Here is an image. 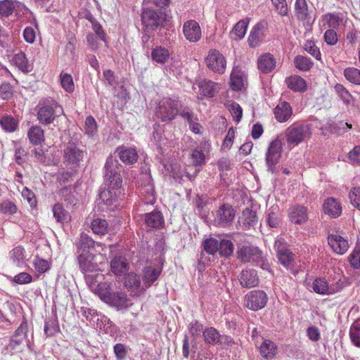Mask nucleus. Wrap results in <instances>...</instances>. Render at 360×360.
<instances>
[{
  "mask_svg": "<svg viewBox=\"0 0 360 360\" xmlns=\"http://www.w3.org/2000/svg\"><path fill=\"white\" fill-rule=\"evenodd\" d=\"M94 290L95 292L99 296L101 300H102L105 303L107 302L112 292L111 290L110 284L106 282L98 284Z\"/></svg>",
  "mask_w": 360,
  "mask_h": 360,
  "instance_id": "51",
  "label": "nucleus"
},
{
  "mask_svg": "<svg viewBox=\"0 0 360 360\" xmlns=\"http://www.w3.org/2000/svg\"><path fill=\"white\" fill-rule=\"evenodd\" d=\"M237 258L244 263L255 264L262 258V251L253 245H242L236 252Z\"/></svg>",
  "mask_w": 360,
  "mask_h": 360,
  "instance_id": "9",
  "label": "nucleus"
},
{
  "mask_svg": "<svg viewBox=\"0 0 360 360\" xmlns=\"http://www.w3.org/2000/svg\"><path fill=\"white\" fill-rule=\"evenodd\" d=\"M294 62L295 67L302 71H307L313 66L311 60L302 56H297Z\"/></svg>",
  "mask_w": 360,
  "mask_h": 360,
  "instance_id": "56",
  "label": "nucleus"
},
{
  "mask_svg": "<svg viewBox=\"0 0 360 360\" xmlns=\"http://www.w3.org/2000/svg\"><path fill=\"white\" fill-rule=\"evenodd\" d=\"M105 170V188L100 192L99 197L109 210H113L120 205L124 194L120 174L122 166L117 160L110 156L106 160Z\"/></svg>",
  "mask_w": 360,
  "mask_h": 360,
  "instance_id": "1",
  "label": "nucleus"
},
{
  "mask_svg": "<svg viewBox=\"0 0 360 360\" xmlns=\"http://www.w3.org/2000/svg\"><path fill=\"white\" fill-rule=\"evenodd\" d=\"M116 156L119 157L120 160L126 165H132L137 161L138 153L135 148L121 146L117 148Z\"/></svg>",
  "mask_w": 360,
  "mask_h": 360,
  "instance_id": "26",
  "label": "nucleus"
},
{
  "mask_svg": "<svg viewBox=\"0 0 360 360\" xmlns=\"http://www.w3.org/2000/svg\"><path fill=\"white\" fill-rule=\"evenodd\" d=\"M248 22L245 20L238 22L232 30V34L236 35L235 39H241L245 37Z\"/></svg>",
  "mask_w": 360,
  "mask_h": 360,
  "instance_id": "57",
  "label": "nucleus"
},
{
  "mask_svg": "<svg viewBox=\"0 0 360 360\" xmlns=\"http://www.w3.org/2000/svg\"><path fill=\"white\" fill-rule=\"evenodd\" d=\"M238 280L243 288H251L257 286L259 283V276L256 270H243L239 276Z\"/></svg>",
  "mask_w": 360,
  "mask_h": 360,
  "instance_id": "18",
  "label": "nucleus"
},
{
  "mask_svg": "<svg viewBox=\"0 0 360 360\" xmlns=\"http://www.w3.org/2000/svg\"><path fill=\"white\" fill-rule=\"evenodd\" d=\"M207 68L214 72L223 74L225 72L226 61L224 56L217 50L211 49L205 58Z\"/></svg>",
  "mask_w": 360,
  "mask_h": 360,
  "instance_id": "10",
  "label": "nucleus"
},
{
  "mask_svg": "<svg viewBox=\"0 0 360 360\" xmlns=\"http://www.w3.org/2000/svg\"><path fill=\"white\" fill-rule=\"evenodd\" d=\"M290 221L295 224H302L308 219L307 209L302 205L292 206L289 209Z\"/></svg>",
  "mask_w": 360,
  "mask_h": 360,
  "instance_id": "23",
  "label": "nucleus"
},
{
  "mask_svg": "<svg viewBox=\"0 0 360 360\" xmlns=\"http://www.w3.org/2000/svg\"><path fill=\"white\" fill-rule=\"evenodd\" d=\"M17 212L16 205L8 200L0 202V212L6 214H13Z\"/></svg>",
  "mask_w": 360,
  "mask_h": 360,
  "instance_id": "61",
  "label": "nucleus"
},
{
  "mask_svg": "<svg viewBox=\"0 0 360 360\" xmlns=\"http://www.w3.org/2000/svg\"><path fill=\"white\" fill-rule=\"evenodd\" d=\"M312 11L309 9L306 0H296L295 3V13L299 20L304 21L307 25H311L315 18L311 17Z\"/></svg>",
  "mask_w": 360,
  "mask_h": 360,
  "instance_id": "14",
  "label": "nucleus"
},
{
  "mask_svg": "<svg viewBox=\"0 0 360 360\" xmlns=\"http://www.w3.org/2000/svg\"><path fill=\"white\" fill-rule=\"evenodd\" d=\"M25 6L17 0H0V20H4L13 14L18 15Z\"/></svg>",
  "mask_w": 360,
  "mask_h": 360,
  "instance_id": "11",
  "label": "nucleus"
},
{
  "mask_svg": "<svg viewBox=\"0 0 360 360\" xmlns=\"http://www.w3.org/2000/svg\"><path fill=\"white\" fill-rule=\"evenodd\" d=\"M60 81L63 89L68 93H72L75 90V84L72 77L68 73L61 72Z\"/></svg>",
  "mask_w": 360,
  "mask_h": 360,
  "instance_id": "54",
  "label": "nucleus"
},
{
  "mask_svg": "<svg viewBox=\"0 0 360 360\" xmlns=\"http://www.w3.org/2000/svg\"><path fill=\"white\" fill-rule=\"evenodd\" d=\"M14 88L8 82H4L0 85V98L8 101L13 96Z\"/></svg>",
  "mask_w": 360,
  "mask_h": 360,
  "instance_id": "58",
  "label": "nucleus"
},
{
  "mask_svg": "<svg viewBox=\"0 0 360 360\" xmlns=\"http://www.w3.org/2000/svg\"><path fill=\"white\" fill-rule=\"evenodd\" d=\"M84 151L73 141H69L63 150V158L65 162L72 167H77L82 161Z\"/></svg>",
  "mask_w": 360,
  "mask_h": 360,
  "instance_id": "6",
  "label": "nucleus"
},
{
  "mask_svg": "<svg viewBox=\"0 0 360 360\" xmlns=\"http://www.w3.org/2000/svg\"><path fill=\"white\" fill-rule=\"evenodd\" d=\"M179 101L176 98H163L155 108V116L163 122L173 120L179 112Z\"/></svg>",
  "mask_w": 360,
  "mask_h": 360,
  "instance_id": "3",
  "label": "nucleus"
},
{
  "mask_svg": "<svg viewBox=\"0 0 360 360\" xmlns=\"http://www.w3.org/2000/svg\"><path fill=\"white\" fill-rule=\"evenodd\" d=\"M125 286L135 295H139L146 290V287L141 284L140 277L134 273L129 274L124 278Z\"/></svg>",
  "mask_w": 360,
  "mask_h": 360,
  "instance_id": "25",
  "label": "nucleus"
},
{
  "mask_svg": "<svg viewBox=\"0 0 360 360\" xmlns=\"http://www.w3.org/2000/svg\"><path fill=\"white\" fill-rule=\"evenodd\" d=\"M348 162L352 165H360V146H354L347 154Z\"/></svg>",
  "mask_w": 360,
  "mask_h": 360,
  "instance_id": "63",
  "label": "nucleus"
},
{
  "mask_svg": "<svg viewBox=\"0 0 360 360\" xmlns=\"http://www.w3.org/2000/svg\"><path fill=\"white\" fill-rule=\"evenodd\" d=\"M285 83L289 89L295 92H303L307 89L305 80L297 75L286 78Z\"/></svg>",
  "mask_w": 360,
  "mask_h": 360,
  "instance_id": "40",
  "label": "nucleus"
},
{
  "mask_svg": "<svg viewBox=\"0 0 360 360\" xmlns=\"http://www.w3.org/2000/svg\"><path fill=\"white\" fill-rule=\"evenodd\" d=\"M328 242L334 252L339 255L345 254L349 247L347 240L338 235H330L328 238Z\"/></svg>",
  "mask_w": 360,
  "mask_h": 360,
  "instance_id": "31",
  "label": "nucleus"
},
{
  "mask_svg": "<svg viewBox=\"0 0 360 360\" xmlns=\"http://www.w3.org/2000/svg\"><path fill=\"white\" fill-rule=\"evenodd\" d=\"M141 20L145 27V32H148L163 26L165 15L160 10H153L151 7L144 6Z\"/></svg>",
  "mask_w": 360,
  "mask_h": 360,
  "instance_id": "4",
  "label": "nucleus"
},
{
  "mask_svg": "<svg viewBox=\"0 0 360 360\" xmlns=\"http://www.w3.org/2000/svg\"><path fill=\"white\" fill-rule=\"evenodd\" d=\"M35 109L38 121L45 125L53 123L56 117L63 114L62 106L50 98L39 101Z\"/></svg>",
  "mask_w": 360,
  "mask_h": 360,
  "instance_id": "2",
  "label": "nucleus"
},
{
  "mask_svg": "<svg viewBox=\"0 0 360 360\" xmlns=\"http://www.w3.org/2000/svg\"><path fill=\"white\" fill-rule=\"evenodd\" d=\"M160 271L152 266H147L143 270V281L146 289L151 285L160 276Z\"/></svg>",
  "mask_w": 360,
  "mask_h": 360,
  "instance_id": "46",
  "label": "nucleus"
},
{
  "mask_svg": "<svg viewBox=\"0 0 360 360\" xmlns=\"http://www.w3.org/2000/svg\"><path fill=\"white\" fill-rule=\"evenodd\" d=\"M205 342L207 344L223 345L231 342L230 338L220 335L219 331L214 328H208L203 331Z\"/></svg>",
  "mask_w": 360,
  "mask_h": 360,
  "instance_id": "21",
  "label": "nucleus"
},
{
  "mask_svg": "<svg viewBox=\"0 0 360 360\" xmlns=\"http://www.w3.org/2000/svg\"><path fill=\"white\" fill-rule=\"evenodd\" d=\"M235 217V210L231 205L224 204L218 208L214 215V223L226 227L231 224Z\"/></svg>",
  "mask_w": 360,
  "mask_h": 360,
  "instance_id": "12",
  "label": "nucleus"
},
{
  "mask_svg": "<svg viewBox=\"0 0 360 360\" xmlns=\"http://www.w3.org/2000/svg\"><path fill=\"white\" fill-rule=\"evenodd\" d=\"M239 223L245 229L254 226L257 223L256 212L250 208H245L240 217Z\"/></svg>",
  "mask_w": 360,
  "mask_h": 360,
  "instance_id": "34",
  "label": "nucleus"
},
{
  "mask_svg": "<svg viewBox=\"0 0 360 360\" xmlns=\"http://www.w3.org/2000/svg\"><path fill=\"white\" fill-rule=\"evenodd\" d=\"M246 83L245 71L238 66L233 68L231 75V87L234 91H240Z\"/></svg>",
  "mask_w": 360,
  "mask_h": 360,
  "instance_id": "24",
  "label": "nucleus"
},
{
  "mask_svg": "<svg viewBox=\"0 0 360 360\" xmlns=\"http://www.w3.org/2000/svg\"><path fill=\"white\" fill-rule=\"evenodd\" d=\"M144 221L147 228L158 229L163 227L165 221L159 211H153L144 214Z\"/></svg>",
  "mask_w": 360,
  "mask_h": 360,
  "instance_id": "30",
  "label": "nucleus"
},
{
  "mask_svg": "<svg viewBox=\"0 0 360 360\" xmlns=\"http://www.w3.org/2000/svg\"><path fill=\"white\" fill-rule=\"evenodd\" d=\"M10 259L13 264L17 266H24L26 265V255L24 248L17 246L10 252Z\"/></svg>",
  "mask_w": 360,
  "mask_h": 360,
  "instance_id": "37",
  "label": "nucleus"
},
{
  "mask_svg": "<svg viewBox=\"0 0 360 360\" xmlns=\"http://www.w3.org/2000/svg\"><path fill=\"white\" fill-rule=\"evenodd\" d=\"M58 329L59 326L56 319H51L45 321L44 333L47 337L53 335Z\"/></svg>",
  "mask_w": 360,
  "mask_h": 360,
  "instance_id": "59",
  "label": "nucleus"
},
{
  "mask_svg": "<svg viewBox=\"0 0 360 360\" xmlns=\"http://www.w3.org/2000/svg\"><path fill=\"white\" fill-rule=\"evenodd\" d=\"M335 93L344 103H349L352 97L349 91L342 84H337L334 86Z\"/></svg>",
  "mask_w": 360,
  "mask_h": 360,
  "instance_id": "60",
  "label": "nucleus"
},
{
  "mask_svg": "<svg viewBox=\"0 0 360 360\" xmlns=\"http://www.w3.org/2000/svg\"><path fill=\"white\" fill-rule=\"evenodd\" d=\"M200 94L202 96L213 97L217 89V84L208 79H202L198 82Z\"/></svg>",
  "mask_w": 360,
  "mask_h": 360,
  "instance_id": "36",
  "label": "nucleus"
},
{
  "mask_svg": "<svg viewBox=\"0 0 360 360\" xmlns=\"http://www.w3.org/2000/svg\"><path fill=\"white\" fill-rule=\"evenodd\" d=\"M203 251L200 254V257L198 259L199 266L201 264L205 265L206 262L210 260V257H205V253L209 255L214 256L217 252H218L219 248V240L210 237L209 238L205 239L202 242Z\"/></svg>",
  "mask_w": 360,
  "mask_h": 360,
  "instance_id": "16",
  "label": "nucleus"
},
{
  "mask_svg": "<svg viewBox=\"0 0 360 360\" xmlns=\"http://www.w3.org/2000/svg\"><path fill=\"white\" fill-rule=\"evenodd\" d=\"M30 141L34 145H38L44 140V131L40 126L35 125L30 128L27 132Z\"/></svg>",
  "mask_w": 360,
  "mask_h": 360,
  "instance_id": "44",
  "label": "nucleus"
},
{
  "mask_svg": "<svg viewBox=\"0 0 360 360\" xmlns=\"http://www.w3.org/2000/svg\"><path fill=\"white\" fill-rule=\"evenodd\" d=\"M274 116L279 122H287L292 115V109L288 102H280L274 108Z\"/></svg>",
  "mask_w": 360,
  "mask_h": 360,
  "instance_id": "29",
  "label": "nucleus"
},
{
  "mask_svg": "<svg viewBox=\"0 0 360 360\" xmlns=\"http://www.w3.org/2000/svg\"><path fill=\"white\" fill-rule=\"evenodd\" d=\"M313 290L320 295H330V286L327 281L323 278H316L313 282Z\"/></svg>",
  "mask_w": 360,
  "mask_h": 360,
  "instance_id": "50",
  "label": "nucleus"
},
{
  "mask_svg": "<svg viewBox=\"0 0 360 360\" xmlns=\"http://www.w3.org/2000/svg\"><path fill=\"white\" fill-rule=\"evenodd\" d=\"M266 30V23L264 22H259L252 27L248 37L250 47L255 48L259 46L265 36Z\"/></svg>",
  "mask_w": 360,
  "mask_h": 360,
  "instance_id": "17",
  "label": "nucleus"
},
{
  "mask_svg": "<svg viewBox=\"0 0 360 360\" xmlns=\"http://www.w3.org/2000/svg\"><path fill=\"white\" fill-rule=\"evenodd\" d=\"M170 56L169 51L165 47L158 46L152 50L151 58L153 61L160 64H165Z\"/></svg>",
  "mask_w": 360,
  "mask_h": 360,
  "instance_id": "38",
  "label": "nucleus"
},
{
  "mask_svg": "<svg viewBox=\"0 0 360 360\" xmlns=\"http://www.w3.org/2000/svg\"><path fill=\"white\" fill-rule=\"evenodd\" d=\"M311 134V125L305 123H294L285 131L288 143L294 145H298Z\"/></svg>",
  "mask_w": 360,
  "mask_h": 360,
  "instance_id": "5",
  "label": "nucleus"
},
{
  "mask_svg": "<svg viewBox=\"0 0 360 360\" xmlns=\"http://www.w3.org/2000/svg\"><path fill=\"white\" fill-rule=\"evenodd\" d=\"M1 127L8 132H13L18 127V122L11 116H4L0 120Z\"/></svg>",
  "mask_w": 360,
  "mask_h": 360,
  "instance_id": "55",
  "label": "nucleus"
},
{
  "mask_svg": "<svg viewBox=\"0 0 360 360\" xmlns=\"http://www.w3.org/2000/svg\"><path fill=\"white\" fill-rule=\"evenodd\" d=\"M14 65L22 72H30L32 69V65L29 62L25 53L20 51L14 55L13 58Z\"/></svg>",
  "mask_w": 360,
  "mask_h": 360,
  "instance_id": "35",
  "label": "nucleus"
},
{
  "mask_svg": "<svg viewBox=\"0 0 360 360\" xmlns=\"http://www.w3.org/2000/svg\"><path fill=\"white\" fill-rule=\"evenodd\" d=\"M112 271L117 276L124 275L128 271V263L123 257H115L110 263Z\"/></svg>",
  "mask_w": 360,
  "mask_h": 360,
  "instance_id": "39",
  "label": "nucleus"
},
{
  "mask_svg": "<svg viewBox=\"0 0 360 360\" xmlns=\"http://www.w3.org/2000/svg\"><path fill=\"white\" fill-rule=\"evenodd\" d=\"M53 217L60 224L68 223L70 220V215L60 203L56 204L53 207Z\"/></svg>",
  "mask_w": 360,
  "mask_h": 360,
  "instance_id": "47",
  "label": "nucleus"
},
{
  "mask_svg": "<svg viewBox=\"0 0 360 360\" xmlns=\"http://www.w3.org/2000/svg\"><path fill=\"white\" fill-rule=\"evenodd\" d=\"M191 160L194 166H201L205 162V155L201 150L196 148L193 150Z\"/></svg>",
  "mask_w": 360,
  "mask_h": 360,
  "instance_id": "62",
  "label": "nucleus"
},
{
  "mask_svg": "<svg viewBox=\"0 0 360 360\" xmlns=\"http://www.w3.org/2000/svg\"><path fill=\"white\" fill-rule=\"evenodd\" d=\"M324 213L333 218L338 217L342 213V206L339 201L334 198H327L323 205Z\"/></svg>",
  "mask_w": 360,
  "mask_h": 360,
  "instance_id": "32",
  "label": "nucleus"
},
{
  "mask_svg": "<svg viewBox=\"0 0 360 360\" xmlns=\"http://www.w3.org/2000/svg\"><path fill=\"white\" fill-rule=\"evenodd\" d=\"M27 333V323L24 319L18 329L15 330V334L11 337L8 347L11 349H16L25 339Z\"/></svg>",
  "mask_w": 360,
  "mask_h": 360,
  "instance_id": "28",
  "label": "nucleus"
},
{
  "mask_svg": "<svg viewBox=\"0 0 360 360\" xmlns=\"http://www.w3.org/2000/svg\"><path fill=\"white\" fill-rule=\"evenodd\" d=\"M103 81L106 86L108 85L113 89H115L117 86H123L122 79H120L111 70H103Z\"/></svg>",
  "mask_w": 360,
  "mask_h": 360,
  "instance_id": "43",
  "label": "nucleus"
},
{
  "mask_svg": "<svg viewBox=\"0 0 360 360\" xmlns=\"http://www.w3.org/2000/svg\"><path fill=\"white\" fill-rule=\"evenodd\" d=\"M139 193L146 204L153 205L155 202L154 185L150 176H146L144 183L140 188Z\"/></svg>",
  "mask_w": 360,
  "mask_h": 360,
  "instance_id": "20",
  "label": "nucleus"
},
{
  "mask_svg": "<svg viewBox=\"0 0 360 360\" xmlns=\"http://www.w3.org/2000/svg\"><path fill=\"white\" fill-rule=\"evenodd\" d=\"M91 229L94 234L104 236L108 233L109 226L105 219L98 217L91 221Z\"/></svg>",
  "mask_w": 360,
  "mask_h": 360,
  "instance_id": "42",
  "label": "nucleus"
},
{
  "mask_svg": "<svg viewBox=\"0 0 360 360\" xmlns=\"http://www.w3.org/2000/svg\"><path fill=\"white\" fill-rule=\"evenodd\" d=\"M276 59L269 53L261 55L257 59L258 69L264 74L271 72L276 68Z\"/></svg>",
  "mask_w": 360,
  "mask_h": 360,
  "instance_id": "27",
  "label": "nucleus"
},
{
  "mask_svg": "<svg viewBox=\"0 0 360 360\" xmlns=\"http://www.w3.org/2000/svg\"><path fill=\"white\" fill-rule=\"evenodd\" d=\"M275 248L277 251L278 259L281 264L285 267L289 268L294 260L295 255L281 240H276L275 241Z\"/></svg>",
  "mask_w": 360,
  "mask_h": 360,
  "instance_id": "15",
  "label": "nucleus"
},
{
  "mask_svg": "<svg viewBox=\"0 0 360 360\" xmlns=\"http://www.w3.org/2000/svg\"><path fill=\"white\" fill-rule=\"evenodd\" d=\"M94 252L79 254L77 255V260L80 270L83 272H93L98 268L97 264L94 262Z\"/></svg>",
  "mask_w": 360,
  "mask_h": 360,
  "instance_id": "19",
  "label": "nucleus"
},
{
  "mask_svg": "<svg viewBox=\"0 0 360 360\" xmlns=\"http://www.w3.org/2000/svg\"><path fill=\"white\" fill-rule=\"evenodd\" d=\"M267 300L266 292L259 290H252L245 296V306L253 311H258L264 308Z\"/></svg>",
  "mask_w": 360,
  "mask_h": 360,
  "instance_id": "8",
  "label": "nucleus"
},
{
  "mask_svg": "<svg viewBox=\"0 0 360 360\" xmlns=\"http://www.w3.org/2000/svg\"><path fill=\"white\" fill-rule=\"evenodd\" d=\"M183 34L185 38L190 42H198L202 37L201 28L198 22L189 20L183 25Z\"/></svg>",
  "mask_w": 360,
  "mask_h": 360,
  "instance_id": "13",
  "label": "nucleus"
},
{
  "mask_svg": "<svg viewBox=\"0 0 360 360\" xmlns=\"http://www.w3.org/2000/svg\"><path fill=\"white\" fill-rule=\"evenodd\" d=\"M96 245L100 246L101 245L98 243H96L86 233H82L77 243V254L83 255L88 252H94Z\"/></svg>",
  "mask_w": 360,
  "mask_h": 360,
  "instance_id": "22",
  "label": "nucleus"
},
{
  "mask_svg": "<svg viewBox=\"0 0 360 360\" xmlns=\"http://www.w3.org/2000/svg\"><path fill=\"white\" fill-rule=\"evenodd\" d=\"M233 249V244L231 240L224 238L219 240L218 252L221 257H229L232 255Z\"/></svg>",
  "mask_w": 360,
  "mask_h": 360,
  "instance_id": "48",
  "label": "nucleus"
},
{
  "mask_svg": "<svg viewBox=\"0 0 360 360\" xmlns=\"http://www.w3.org/2000/svg\"><path fill=\"white\" fill-rule=\"evenodd\" d=\"M344 76L349 82L356 85H360V70L350 67L344 70Z\"/></svg>",
  "mask_w": 360,
  "mask_h": 360,
  "instance_id": "52",
  "label": "nucleus"
},
{
  "mask_svg": "<svg viewBox=\"0 0 360 360\" xmlns=\"http://www.w3.org/2000/svg\"><path fill=\"white\" fill-rule=\"evenodd\" d=\"M281 150L282 142L281 140L276 139L270 143L266 153V164L268 167V171L271 173L276 172V165L281 158Z\"/></svg>",
  "mask_w": 360,
  "mask_h": 360,
  "instance_id": "7",
  "label": "nucleus"
},
{
  "mask_svg": "<svg viewBox=\"0 0 360 360\" xmlns=\"http://www.w3.org/2000/svg\"><path fill=\"white\" fill-rule=\"evenodd\" d=\"M127 302L128 300L125 293L121 292H112L110 297L106 303L117 308H123L128 306Z\"/></svg>",
  "mask_w": 360,
  "mask_h": 360,
  "instance_id": "41",
  "label": "nucleus"
},
{
  "mask_svg": "<svg viewBox=\"0 0 360 360\" xmlns=\"http://www.w3.org/2000/svg\"><path fill=\"white\" fill-rule=\"evenodd\" d=\"M349 337L352 342L357 347H360V319L356 320L349 329Z\"/></svg>",
  "mask_w": 360,
  "mask_h": 360,
  "instance_id": "53",
  "label": "nucleus"
},
{
  "mask_svg": "<svg viewBox=\"0 0 360 360\" xmlns=\"http://www.w3.org/2000/svg\"><path fill=\"white\" fill-rule=\"evenodd\" d=\"M343 21V15L340 13H328L323 15L321 22L323 26L327 25L330 29L335 30Z\"/></svg>",
  "mask_w": 360,
  "mask_h": 360,
  "instance_id": "33",
  "label": "nucleus"
},
{
  "mask_svg": "<svg viewBox=\"0 0 360 360\" xmlns=\"http://www.w3.org/2000/svg\"><path fill=\"white\" fill-rule=\"evenodd\" d=\"M349 197L351 203L356 208L360 210V187H354L349 192Z\"/></svg>",
  "mask_w": 360,
  "mask_h": 360,
  "instance_id": "64",
  "label": "nucleus"
},
{
  "mask_svg": "<svg viewBox=\"0 0 360 360\" xmlns=\"http://www.w3.org/2000/svg\"><path fill=\"white\" fill-rule=\"evenodd\" d=\"M259 351L264 358L271 359L276 355L277 347L272 341L265 340L260 346Z\"/></svg>",
  "mask_w": 360,
  "mask_h": 360,
  "instance_id": "45",
  "label": "nucleus"
},
{
  "mask_svg": "<svg viewBox=\"0 0 360 360\" xmlns=\"http://www.w3.org/2000/svg\"><path fill=\"white\" fill-rule=\"evenodd\" d=\"M84 134L89 137L94 138L98 132V126L95 119L92 116H88L84 125Z\"/></svg>",
  "mask_w": 360,
  "mask_h": 360,
  "instance_id": "49",
  "label": "nucleus"
}]
</instances>
